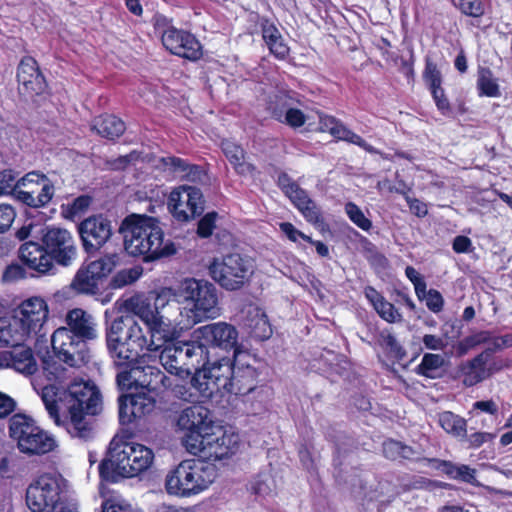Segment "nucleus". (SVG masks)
Instances as JSON below:
<instances>
[{"instance_id": "nucleus-27", "label": "nucleus", "mask_w": 512, "mask_h": 512, "mask_svg": "<svg viewBox=\"0 0 512 512\" xmlns=\"http://www.w3.org/2000/svg\"><path fill=\"white\" fill-rule=\"evenodd\" d=\"M154 165L164 172L172 173L188 181H199L202 176V171L199 166L190 164L184 159L174 156L160 157L155 160Z\"/></svg>"}, {"instance_id": "nucleus-61", "label": "nucleus", "mask_w": 512, "mask_h": 512, "mask_svg": "<svg viewBox=\"0 0 512 512\" xmlns=\"http://www.w3.org/2000/svg\"><path fill=\"white\" fill-rule=\"evenodd\" d=\"M91 202V197L87 195L79 196L69 205L68 210L72 216L80 215L89 208Z\"/></svg>"}, {"instance_id": "nucleus-10", "label": "nucleus", "mask_w": 512, "mask_h": 512, "mask_svg": "<svg viewBox=\"0 0 512 512\" xmlns=\"http://www.w3.org/2000/svg\"><path fill=\"white\" fill-rule=\"evenodd\" d=\"M12 193L22 203L33 208H39L47 205L52 200L55 187L46 175L33 171L19 180L15 179Z\"/></svg>"}, {"instance_id": "nucleus-53", "label": "nucleus", "mask_w": 512, "mask_h": 512, "mask_svg": "<svg viewBox=\"0 0 512 512\" xmlns=\"http://www.w3.org/2000/svg\"><path fill=\"white\" fill-rule=\"evenodd\" d=\"M344 125L333 116L319 114V130L328 132L333 137L338 138Z\"/></svg>"}, {"instance_id": "nucleus-38", "label": "nucleus", "mask_w": 512, "mask_h": 512, "mask_svg": "<svg viewBox=\"0 0 512 512\" xmlns=\"http://www.w3.org/2000/svg\"><path fill=\"white\" fill-rule=\"evenodd\" d=\"M93 130L100 136L114 139L119 137L125 131L124 122L113 115H103L94 120Z\"/></svg>"}, {"instance_id": "nucleus-43", "label": "nucleus", "mask_w": 512, "mask_h": 512, "mask_svg": "<svg viewBox=\"0 0 512 512\" xmlns=\"http://www.w3.org/2000/svg\"><path fill=\"white\" fill-rule=\"evenodd\" d=\"M439 424L449 434L454 437L464 438L466 436V421L453 414L452 412L446 411L439 415Z\"/></svg>"}, {"instance_id": "nucleus-54", "label": "nucleus", "mask_w": 512, "mask_h": 512, "mask_svg": "<svg viewBox=\"0 0 512 512\" xmlns=\"http://www.w3.org/2000/svg\"><path fill=\"white\" fill-rule=\"evenodd\" d=\"M16 217V211L10 204H0V233L7 231Z\"/></svg>"}, {"instance_id": "nucleus-62", "label": "nucleus", "mask_w": 512, "mask_h": 512, "mask_svg": "<svg viewBox=\"0 0 512 512\" xmlns=\"http://www.w3.org/2000/svg\"><path fill=\"white\" fill-rule=\"evenodd\" d=\"M140 272L137 269H128L120 271L114 278V282L117 286H125L127 284H131L134 281H136L139 276Z\"/></svg>"}, {"instance_id": "nucleus-6", "label": "nucleus", "mask_w": 512, "mask_h": 512, "mask_svg": "<svg viewBox=\"0 0 512 512\" xmlns=\"http://www.w3.org/2000/svg\"><path fill=\"white\" fill-rule=\"evenodd\" d=\"M67 487L60 473H41L26 488V505L31 512H55L64 500Z\"/></svg>"}, {"instance_id": "nucleus-59", "label": "nucleus", "mask_w": 512, "mask_h": 512, "mask_svg": "<svg viewBox=\"0 0 512 512\" xmlns=\"http://www.w3.org/2000/svg\"><path fill=\"white\" fill-rule=\"evenodd\" d=\"M405 274L407 278L413 283L416 295L421 298V293L426 292V283L423 277L415 268L411 266L406 267Z\"/></svg>"}, {"instance_id": "nucleus-5", "label": "nucleus", "mask_w": 512, "mask_h": 512, "mask_svg": "<svg viewBox=\"0 0 512 512\" xmlns=\"http://www.w3.org/2000/svg\"><path fill=\"white\" fill-rule=\"evenodd\" d=\"M215 465L201 459H188L180 462L165 479L168 494L178 497H191L207 490L215 481Z\"/></svg>"}, {"instance_id": "nucleus-56", "label": "nucleus", "mask_w": 512, "mask_h": 512, "mask_svg": "<svg viewBox=\"0 0 512 512\" xmlns=\"http://www.w3.org/2000/svg\"><path fill=\"white\" fill-rule=\"evenodd\" d=\"M422 297L425 298L426 305L431 311L437 313L442 310L444 301L442 295L437 290H426L425 293H421Z\"/></svg>"}, {"instance_id": "nucleus-31", "label": "nucleus", "mask_w": 512, "mask_h": 512, "mask_svg": "<svg viewBox=\"0 0 512 512\" xmlns=\"http://www.w3.org/2000/svg\"><path fill=\"white\" fill-rule=\"evenodd\" d=\"M12 348L11 368L24 376H30L36 373L38 363L31 347L21 343Z\"/></svg>"}, {"instance_id": "nucleus-28", "label": "nucleus", "mask_w": 512, "mask_h": 512, "mask_svg": "<svg viewBox=\"0 0 512 512\" xmlns=\"http://www.w3.org/2000/svg\"><path fill=\"white\" fill-rule=\"evenodd\" d=\"M244 326L258 340H267L273 330L265 311L257 305L250 304L245 311Z\"/></svg>"}, {"instance_id": "nucleus-14", "label": "nucleus", "mask_w": 512, "mask_h": 512, "mask_svg": "<svg viewBox=\"0 0 512 512\" xmlns=\"http://www.w3.org/2000/svg\"><path fill=\"white\" fill-rule=\"evenodd\" d=\"M177 428L184 433L183 443L190 450L189 442L200 440L215 425L209 409L202 405H191L177 417Z\"/></svg>"}, {"instance_id": "nucleus-13", "label": "nucleus", "mask_w": 512, "mask_h": 512, "mask_svg": "<svg viewBox=\"0 0 512 512\" xmlns=\"http://www.w3.org/2000/svg\"><path fill=\"white\" fill-rule=\"evenodd\" d=\"M192 338L205 351L207 358L208 347H218L223 350H240L237 329L227 322H215L198 327L192 333Z\"/></svg>"}, {"instance_id": "nucleus-25", "label": "nucleus", "mask_w": 512, "mask_h": 512, "mask_svg": "<svg viewBox=\"0 0 512 512\" xmlns=\"http://www.w3.org/2000/svg\"><path fill=\"white\" fill-rule=\"evenodd\" d=\"M65 323L64 329L70 330L87 342L95 340L99 336L96 319L81 308L69 310L65 316Z\"/></svg>"}, {"instance_id": "nucleus-2", "label": "nucleus", "mask_w": 512, "mask_h": 512, "mask_svg": "<svg viewBox=\"0 0 512 512\" xmlns=\"http://www.w3.org/2000/svg\"><path fill=\"white\" fill-rule=\"evenodd\" d=\"M119 232L123 235L126 252L132 256L156 260L176 253L174 243L164 239L159 221L154 217L129 215L122 221Z\"/></svg>"}, {"instance_id": "nucleus-23", "label": "nucleus", "mask_w": 512, "mask_h": 512, "mask_svg": "<svg viewBox=\"0 0 512 512\" xmlns=\"http://www.w3.org/2000/svg\"><path fill=\"white\" fill-rule=\"evenodd\" d=\"M150 393L141 390L119 399V417L123 424H130L135 419L142 418L153 411L155 398Z\"/></svg>"}, {"instance_id": "nucleus-3", "label": "nucleus", "mask_w": 512, "mask_h": 512, "mask_svg": "<svg viewBox=\"0 0 512 512\" xmlns=\"http://www.w3.org/2000/svg\"><path fill=\"white\" fill-rule=\"evenodd\" d=\"M154 457L151 448L114 437L109 444L107 457L99 466V472L102 478L109 481H117L118 477H136L152 466Z\"/></svg>"}, {"instance_id": "nucleus-18", "label": "nucleus", "mask_w": 512, "mask_h": 512, "mask_svg": "<svg viewBox=\"0 0 512 512\" xmlns=\"http://www.w3.org/2000/svg\"><path fill=\"white\" fill-rule=\"evenodd\" d=\"M43 243L51 257L62 266H70L77 257L72 234L63 228L50 227L43 234Z\"/></svg>"}, {"instance_id": "nucleus-39", "label": "nucleus", "mask_w": 512, "mask_h": 512, "mask_svg": "<svg viewBox=\"0 0 512 512\" xmlns=\"http://www.w3.org/2000/svg\"><path fill=\"white\" fill-rule=\"evenodd\" d=\"M98 282L99 280L85 266H82L72 279L70 289L77 294L93 295L99 290Z\"/></svg>"}, {"instance_id": "nucleus-45", "label": "nucleus", "mask_w": 512, "mask_h": 512, "mask_svg": "<svg viewBox=\"0 0 512 512\" xmlns=\"http://www.w3.org/2000/svg\"><path fill=\"white\" fill-rule=\"evenodd\" d=\"M117 256L115 254L104 255L103 257L90 262L85 267L92 273L98 280L108 276L116 266Z\"/></svg>"}, {"instance_id": "nucleus-55", "label": "nucleus", "mask_w": 512, "mask_h": 512, "mask_svg": "<svg viewBox=\"0 0 512 512\" xmlns=\"http://www.w3.org/2000/svg\"><path fill=\"white\" fill-rule=\"evenodd\" d=\"M337 139L344 140V141L353 143L355 145H358L368 152H371V153L375 152L374 148L371 145L367 144L365 140H363L356 133L349 130L345 125Z\"/></svg>"}, {"instance_id": "nucleus-22", "label": "nucleus", "mask_w": 512, "mask_h": 512, "mask_svg": "<svg viewBox=\"0 0 512 512\" xmlns=\"http://www.w3.org/2000/svg\"><path fill=\"white\" fill-rule=\"evenodd\" d=\"M79 234L86 251L98 250L112 236L111 221L103 216H91L79 225Z\"/></svg>"}, {"instance_id": "nucleus-47", "label": "nucleus", "mask_w": 512, "mask_h": 512, "mask_svg": "<svg viewBox=\"0 0 512 512\" xmlns=\"http://www.w3.org/2000/svg\"><path fill=\"white\" fill-rule=\"evenodd\" d=\"M488 340H489V333L484 332V331L467 336L456 344V346H455L456 353L460 357L464 356L470 350L474 349L475 347H477L483 343H486Z\"/></svg>"}, {"instance_id": "nucleus-48", "label": "nucleus", "mask_w": 512, "mask_h": 512, "mask_svg": "<svg viewBox=\"0 0 512 512\" xmlns=\"http://www.w3.org/2000/svg\"><path fill=\"white\" fill-rule=\"evenodd\" d=\"M102 512H142L128 500L120 496H111L102 504Z\"/></svg>"}, {"instance_id": "nucleus-4", "label": "nucleus", "mask_w": 512, "mask_h": 512, "mask_svg": "<svg viewBox=\"0 0 512 512\" xmlns=\"http://www.w3.org/2000/svg\"><path fill=\"white\" fill-rule=\"evenodd\" d=\"M174 341L175 340L166 342L157 351H133L132 355L128 358L121 359L116 352L111 349L108 340V330L106 331L107 348L117 365H124L137 356L145 357L159 354L161 364L169 373L184 376L189 375L192 369H196L198 366L204 364L205 351L203 348L199 347L194 340L192 342L172 343Z\"/></svg>"}, {"instance_id": "nucleus-64", "label": "nucleus", "mask_w": 512, "mask_h": 512, "mask_svg": "<svg viewBox=\"0 0 512 512\" xmlns=\"http://www.w3.org/2000/svg\"><path fill=\"white\" fill-rule=\"evenodd\" d=\"M422 342L426 349L435 351L443 350L447 346L446 341L442 337L433 334H425Z\"/></svg>"}, {"instance_id": "nucleus-49", "label": "nucleus", "mask_w": 512, "mask_h": 512, "mask_svg": "<svg viewBox=\"0 0 512 512\" xmlns=\"http://www.w3.org/2000/svg\"><path fill=\"white\" fill-rule=\"evenodd\" d=\"M344 209L350 221L353 222L357 227L363 231H369L372 228L371 220L364 215L363 211L355 203H346Z\"/></svg>"}, {"instance_id": "nucleus-15", "label": "nucleus", "mask_w": 512, "mask_h": 512, "mask_svg": "<svg viewBox=\"0 0 512 512\" xmlns=\"http://www.w3.org/2000/svg\"><path fill=\"white\" fill-rule=\"evenodd\" d=\"M168 208L175 219L187 222L204 210L203 194L197 187L181 185L171 191Z\"/></svg>"}, {"instance_id": "nucleus-60", "label": "nucleus", "mask_w": 512, "mask_h": 512, "mask_svg": "<svg viewBox=\"0 0 512 512\" xmlns=\"http://www.w3.org/2000/svg\"><path fill=\"white\" fill-rule=\"evenodd\" d=\"M280 230L286 235V237L292 242H297L299 239H303L308 242H312L311 237L305 235L299 231L293 224L289 222L280 223Z\"/></svg>"}, {"instance_id": "nucleus-8", "label": "nucleus", "mask_w": 512, "mask_h": 512, "mask_svg": "<svg viewBox=\"0 0 512 512\" xmlns=\"http://www.w3.org/2000/svg\"><path fill=\"white\" fill-rule=\"evenodd\" d=\"M9 433L17 442L20 452L27 455L47 454L58 446L53 435L43 430L26 415L16 414L10 419Z\"/></svg>"}, {"instance_id": "nucleus-12", "label": "nucleus", "mask_w": 512, "mask_h": 512, "mask_svg": "<svg viewBox=\"0 0 512 512\" xmlns=\"http://www.w3.org/2000/svg\"><path fill=\"white\" fill-rule=\"evenodd\" d=\"M66 408L85 410L87 414L97 415L102 410V396L98 387L90 380H73L60 398Z\"/></svg>"}, {"instance_id": "nucleus-34", "label": "nucleus", "mask_w": 512, "mask_h": 512, "mask_svg": "<svg viewBox=\"0 0 512 512\" xmlns=\"http://www.w3.org/2000/svg\"><path fill=\"white\" fill-rule=\"evenodd\" d=\"M28 340L14 316L0 317V347H14Z\"/></svg>"}, {"instance_id": "nucleus-63", "label": "nucleus", "mask_w": 512, "mask_h": 512, "mask_svg": "<svg viewBox=\"0 0 512 512\" xmlns=\"http://www.w3.org/2000/svg\"><path fill=\"white\" fill-rule=\"evenodd\" d=\"M15 174L11 170L0 172V196L12 193Z\"/></svg>"}, {"instance_id": "nucleus-7", "label": "nucleus", "mask_w": 512, "mask_h": 512, "mask_svg": "<svg viewBox=\"0 0 512 512\" xmlns=\"http://www.w3.org/2000/svg\"><path fill=\"white\" fill-rule=\"evenodd\" d=\"M253 261L239 253L215 257L208 265L210 277L223 289L236 291L244 287L254 274Z\"/></svg>"}, {"instance_id": "nucleus-24", "label": "nucleus", "mask_w": 512, "mask_h": 512, "mask_svg": "<svg viewBox=\"0 0 512 512\" xmlns=\"http://www.w3.org/2000/svg\"><path fill=\"white\" fill-rule=\"evenodd\" d=\"M19 90L27 96L38 95L44 92L46 83L39 71L37 62L32 57H24L17 72Z\"/></svg>"}, {"instance_id": "nucleus-29", "label": "nucleus", "mask_w": 512, "mask_h": 512, "mask_svg": "<svg viewBox=\"0 0 512 512\" xmlns=\"http://www.w3.org/2000/svg\"><path fill=\"white\" fill-rule=\"evenodd\" d=\"M432 467L447 475L450 479L461 481L473 486H481L477 480V470L466 464H457L444 460H430Z\"/></svg>"}, {"instance_id": "nucleus-17", "label": "nucleus", "mask_w": 512, "mask_h": 512, "mask_svg": "<svg viewBox=\"0 0 512 512\" xmlns=\"http://www.w3.org/2000/svg\"><path fill=\"white\" fill-rule=\"evenodd\" d=\"M502 368V361L494 359L489 352L485 351L470 360L463 361L457 368V377L464 386L472 387Z\"/></svg>"}, {"instance_id": "nucleus-26", "label": "nucleus", "mask_w": 512, "mask_h": 512, "mask_svg": "<svg viewBox=\"0 0 512 512\" xmlns=\"http://www.w3.org/2000/svg\"><path fill=\"white\" fill-rule=\"evenodd\" d=\"M19 252L21 260L39 273H47L53 268V261L45 246L29 241L20 247Z\"/></svg>"}, {"instance_id": "nucleus-35", "label": "nucleus", "mask_w": 512, "mask_h": 512, "mask_svg": "<svg viewBox=\"0 0 512 512\" xmlns=\"http://www.w3.org/2000/svg\"><path fill=\"white\" fill-rule=\"evenodd\" d=\"M69 420L66 422V430L72 437L88 439L92 435V423L87 418L85 410L67 408Z\"/></svg>"}, {"instance_id": "nucleus-58", "label": "nucleus", "mask_w": 512, "mask_h": 512, "mask_svg": "<svg viewBox=\"0 0 512 512\" xmlns=\"http://www.w3.org/2000/svg\"><path fill=\"white\" fill-rule=\"evenodd\" d=\"M460 10L472 17H480L484 13V8L480 0H460Z\"/></svg>"}, {"instance_id": "nucleus-9", "label": "nucleus", "mask_w": 512, "mask_h": 512, "mask_svg": "<svg viewBox=\"0 0 512 512\" xmlns=\"http://www.w3.org/2000/svg\"><path fill=\"white\" fill-rule=\"evenodd\" d=\"M189 452L210 460H221L235 453L239 446V436L214 425L200 440L189 442Z\"/></svg>"}, {"instance_id": "nucleus-1", "label": "nucleus", "mask_w": 512, "mask_h": 512, "mask_svg": "<svg viewBox=\"0 0 512 512\" xmlns=\"http://www.w3.org/2000/svg\"><path fill=\"white\" fill-rule=\"evenodd\" d=\"M125 307L145 327L132 316H120L111 322L109 345L121 359L133 351H157L194 325L219 316L216 287L208 280L193 277L182 279L175 287L160 289L153 303L132 297Z\"/></svg>"}, {"instance_id": "nucleus-51", "label": "nucleus", "mask_w": 512, "mask_h": 512, "mask_svg": "<svg viewBox=\"0 0 512 512\" xmlns=\"http://www.w3.org/2000/svg\"><path fill=\"white\" fill-rule=\"evenodd\" d=\"M275 489V481L270 473H261L251 484V490L259 496L270 495Z\"/></svg>"}, {"instance_id": "nucleus-52", "label": "nucleus", "mask_w": 512, "mask_h": 512, "mask_svg": "<svg viewBox=\"0 0 512 512\" xmlns=\"http://www.w3.org/2000/svg\"><path fill=\"white\" fill-rule=\"evenodd\" d=\"M423 78L426 84L428 85L430 91L433 89L441 88V72L433 61H426V67L423 73Z\"/></svg>"}, {"instance_id": "nucleus-36", "label": "nucleus", "mask_w": 512, "mask_h": 512, "mask_svg": "<svg viewBox=\"0 0 512 512\" xmlns=\"http://www.w3.org/2000/svg\"><path fill=\"white\" fill-rule=\"evenodd\" d=\"M287 196L308 222L315 224L320 221L319 209L298 185Z\"/></svg>"}, {"instance_id": "nucleus-21", "label": "nucleus", "mask_w": 512, "mask_h": 512, "mask_svg": "<svg viewBox=\"0 0 512 512\" xmlns=\"http://www.w3.org/2000/svg\"><path fill=\"white\" fill-rule=\"evenodd\" d=\"M164 47L172 54L196 61L202 56L200 42L191 33L174 27L167 28L162 34Z\"/></svg>"}, {"instance_id": "nucleus-19", "label": "nucleus", "mask_w": 512, "mask_h": 512, "mask_svg": "<svg viewBox=\"0 0 512 512\" xmlns=\"http://www.w3.org/2000/svg\"><path fill=\"white\" fill-rule=\"evenodd\" d=\"M165 375L156 366H133L117 375V383L121 389L140 388L152 392L164 385Z\"/></svg>"}, {"instance_id": "nucleus-46", "label": "nucleus", "mask_w": 512, "mask_h": 512, "mask_svg": "<svg viewBox=\"0 0 512 512\" xmlns=\"http://www.w3.org/2000/svg\"><path fill=\"white\" fill-rule=\"evenodd\" d=\"M191 385L194 387L202 397L210 398L213 394L220 391L216 383L208 378V375L203 369L195 372L191 379Z\"/></svg>"}, {"instance_id": "nucleus-42", "label": "nucleus", "mask_w": 512, "mask_h": 512, "mask_svg": "<svg viewBox=\"0 0 512 512\" xmlns=\"http://www.w3.org/2000/svg\"><path fill=\"white\" fill-rule=\"evenodd\" d=\"M477 88L479 95L487 97L500 96V89L497 79L488 68H480L478 71Z\"/></svg>"}, {"instance_id": "nucleus-50", "label": "nucleus", "mask_w": 512, "mask_h": 512, "mask_svg": "<svg viewBox=\"0 0 512 512\" xmlns=\"http://www.w3.org/2000/svg\"><path fill=\"white\" fill-rule=\"evenodd\" d=\"M383 453L388 459L397 460L400 458H409L412 455V450L401 442L387 440L383 443Z\"/></svg>"}, {"instance_id": "nucleus-41", "label": "nucleus", "mask_w": 512, "mask_h": 512, "mask_svg": "<svg viewBox=\"0 0 512 512\" xmlns=\"http://www.w3.org/2000/svg\"><path fill=\"white\" fill-rule=\"evenodd\" d=\"M40 396L50 417L56 425L60 426L62 421L59 416V404L64 405L60 399L63 397V390L60 391L54 385H47L41 389Z\"/></svg>"}, {"instance_id": "nucleus-44", "label": "nucleus", "mask_w": 512, "mask_h": 512, "mask_svg": "<svg viewBox=\"0 0 512 512\" xmlns=\"http://www.w3.org/2000/svg\"><path fill=\"white\" fill-rule=\"evenodd\" d=\"M444 358L439 354L426 353L424 354L420 364L416 367V372L419 375L427 378H435L439 369L444 365Z\"/></svg>"}, {"instance_id": "nucleus-16", "label": "nucleus", "mask_w": 512, "mask_h": 512, "mask_svg": "<svg viewBox=\"0 0 512 512\" xmlns=\"http://www.w3.org/2000/svg\"><path fill=\"white\" fill-rule=\"evenodd\" d=\"M48 305L41 297H31L21 303L14 315L28 339L39 338L46 334L45 324L48 319Z\"/></svg>"}, {"instance_id": "nucleus-57", "label": "nucleus", "mask_w": 512, "mask_h": 512, "mask_svg": "<svg viewBox=\"0 0 512 512\" xmlns=\"http://www.w3.org/2000/svg\"><path fill=\"white\" fill-rule=\"evenodd\" d=\"M217 213H207L198 223V234L201 237H209L215 228Z\"/></svg>"}, {"instance_id": "nucleus-30", "label": "nucleus", "mask_w": 512, "mask_h": 512, "mask_svg": "<svg viewBox=\"0 0 512 512\" xmlns=\"http://www.w3.org/2000/svg\"><path fill=\"white\" fill-rule=\"evenodd\" d=\"M275 106H270L273 117L292 128H299L307 121V116L300 109L293 108L289 104V99L284 96H277Z\"/></svg>"}, {"instance_id": "nucleus-11", "label": "nucleus", "mask_w": 512, "mask_h": 512, "mask_svg": "<svg viewBox=\"0 0 512 512\" xmlns=\"http://www.w3.org/2000/svg\"><path fill=\"white\" fill-rule=\"evenodd\" d=\"M51 344L57 358L70 367L80 368L90 361L91 353L87 341L64 327L53 332Z\"/></svg>"}, {"instance_id": "nucleus-32", "label": "nucleus", "mask_w": 512, "mask_h": 512, "mask_svg": "<svg viewBox=\"0 0 512 512\" xmlns=\"http://www.w3.org/2000/svg\"><path fill=\"white\" fill-rule=\"evenodd\" d=\"M212 379L216 386L221 390L229 392L231 377L233 376V364L229 358H221L217 361L208 363L202 368Z\"/></svg>"}, {"instance_id": "nucleus-37", "label": "nucleus", "mask_w": 512, "mask_h": 512, "mask_svg": "<svg viewBox=\"0 0 512 512\" xmlns=\"http://www.w3.org/2000/svg\"><path fill=\"white\" fill-rule=\"evenodd\" d=\"M222 151L238 174L243 176L253 174L254 167L245 161L242 147L230 140H225L222 142Z\"/></svg>"}, {"instance_id": "nucleus-40", "label": "nucleus", "mask_w": 512, "mask_h": 512, "mask_svg": "<svg viewBox=\"0 0 512 512\" xmlns=\"http://www.w3.org/2000/svg\"><path fill=\"white\" fill-rule=\"evenodd\" d=\"M262 36L270 52L279 59H284L289 53V47L284 42L279 30L272 24H265Z\"/></svg>"}, {"instance_id": "nucleus-20", "label": "nucleus", "mask_w": 512, "mask_h": 512, "mask_svg": "<svg viewBox=\"0 0 512 512\" xmlns=\"http://www.w3.org/2000/svg\"><path fill=\"white\" fill-rule=\"evenodd\" d=\"M254 358L247 352L236 350L234 353L233 376L231 377L230 393L247 394L257 385L258 372L253 367Z\"/></svg>"}, {"instance_id": "nucleus-33", "label": "nucleus", "mask_w": 512, "mask_h": 512, "mask_svg": "<svg viewBox=\"0 0 512 512\" xmlns=\"http://www.w3.org/2000/svg\"><path fill=\"white\" fill-rule=\"evenodd\" d=\"M365 297L372 304L378 315L389 323H396L402 320V315L393 304L386 301L385 298L373 287L368 286L364 290Z\"/></svg>"}]
</instances>
